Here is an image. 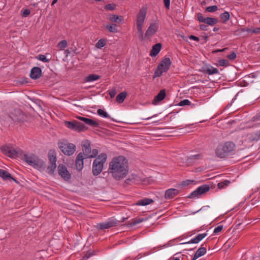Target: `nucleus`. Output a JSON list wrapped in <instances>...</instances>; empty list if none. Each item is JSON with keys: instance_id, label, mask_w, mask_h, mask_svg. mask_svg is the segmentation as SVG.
I'll use <instances>...</instances> for the list:
<instances>
[{"instance_id": "nucleus-1", "label": "nucleus", "mask_w": 260, "mask_h": 260, "mask_svg": "<svg viewBox=\"0 0 260 260\" xmlns=\"http://www.w3.org/2000/svg\"><path fill=\"white\" fill-rule=\"evenodd\" d=\"M129 171L127 159L123 155L114 157L109 162L108 172L117 181L124 178Z\"/></svg>"}, {"instance_id": "nucleus-2", "label": "nucleus", "mask_w": 260, "mask_h": 260, "mask_svg": "<svg viewBox=\"0 0 260 260\" xmlns=\"http://www.w3.org/2000/svg\"><path fill=\"white\" fill-rule=\"evenodd\" d=\"M235 145L231 142H226L217 146L215 150L216 155L220 158H224L232 154L235 151Z\"/></svg>"}, {"instance_id": "nucleus-3", "label": "nucleus", "mask_w": 260, "mask_h": 260, "mask_svg": "<svg viewBox=\"0 0 260 260\" xmlns=\"http://www.w3.org/2000/svg\"><path fill=\"white\" fill-rule=\"evenodd\" d=\"M23 160L34 168L40 169L44 168V161L34 154H24L23 156Z\"/></svg>"}, {"instance_id": "nucleus-4", "label": "nucleus", "mask_w": 260, "mask_h": 260, "mask_svg": "<svg viewBox=\"0 0 260 260\" xmlns=\"http://www.w3.org/2000/svg\"><path fill=\"white\" fill-rule=\"evenodd\" d=\"M107 159L105 153L100 154L93 161L92 167V173L94 176H98L102 172L104 165Z\"/></svg>"}, {"instance_id": "nucleus-5", "label": "nucleus", "mask_w": 260, "mask_h": 260, "mask_svg": "<svg viewBox=\"0 0 260 260\" xmlns=\"http://www.w3.org/2000/svg\"><path fill=\"white\" fill-rule=\"evenodd\" d=\"M146 15V9L142 8L137 15V28L139 38L141 41L143 40V31L142 26Z\"/></svg>"}, {"instance_id": "nucleus-6", "label": "nucleus", "mask_w": 260, "mask_h": 260, "mask_svg": "<svg viewBox=\"0 0 260 260\" xmlns=\"http://www.w3.org/2000/svg\"><path fill=\"white\" fill-rule=\"evenodd\" d=\"M171 63V60L169 58L166 57L163 59L157 66L154 72V77H160L163 73L167 72L169 69Z\"/></svg>"}, {"instance_id": "nucleus-7", "label": "nucleus", "mask_w": 260, "mask_h": 260, "mask_svg": "<svg viewBox=\"0 0 260 260\" xmlns=\"http://www.w3.org/2000/svg\"><path fill=\"white\" fill-rule=\"evenodd\" d=\"M58 146L64 154L69 156L72 155L76 150L75 145L72 143L59 142Z\"/></svg>"}, {"instance_id": "nucleus-8", "label": "nucleus", "mask_w": 260, "mask_h": 260, "mask_svg": "<svg viewBox=\"0 0 260 260\" xmlns=\"http://www.w3.org/2000/svg\"><path fill=\"white\" fill-rule=\"evenodd\" d=\"M119 221L113 218H110L103 222L98 223L96 228L98 230H104L111 228L116 226L118 225Z\"/></svg>"}, {"instance_id": "nucleus-9", "label": "nucleus", "mask_w": 260, "mask_h": 260, "mask_svg": "<svg viewBox=\"0 0 260 260\" xmlns=\"http://www.w3.org/2000/svg\"><path fill=\"white\" fill-rule=\"evenodd\" d=\"M210 189V186L207 184H203L198 187L195 190L192 191L188 195V198L193 199L199 198V196L208 191Z\"/></svg>"}, {"instance_id": "nucleus-10", "label": "nucleus", "mask_w": 260, "mask_h": 260, "mask_svg": "<svg viewBox=\"0 0 260 260\" xmlns=\"http://www.w3.org/2000/svg\"><path fill=\"white\" fill-rule=\"evenodd\" d=\"M48 157L50 162V165L48 166L47 168V171L48 174L52 175L54 173L55 170L56 168V157L55 155L54 154V152L50 151L49 153Z\"/></svg>"}, {"instance_id": "nucleus-11", "label": "nucleus", "mask_w": 260, "mask_h": 260, "mask_svg": "<svg viewBox=\"0 0 260 260\" xmlns=\"http://www.w3.org/2000/svg\"><path fill=\"white\" fill-rule=\"evenodd\" d=\"M65 125L68 128L78 132L83 131L85 128L84 124L77 121H66Z\"/></svg>"}, {"instance_id": "nucleus-12", "label": "nucleus", "mask_w": 260, "mask_h": 260, "mask_svg": "<svg viewBox=\"0 0 260 260\" xmlns=\"http://www.w3.org/2000/svg\"><path fill=\"white\" fill-rule=\"evenodd\" d=\"M98 251L91 248L90 246H86L84 245L83 248L82 260H87L90 257L97 254Z\"/></svg>"}, {"instance_id": "nucleus-13", "label": "nucleus", "mask_w": 260, "mask_h": 260, "mask_svg": "<svg viewBox=\"0 0 260 260\" xmlns=\"http://www.w3.org/2000/svg\"><path fill=\"white\" fill-rule=\"evenodd\" d=\"M246 141L248 143L257 142L260 140V129L253 131L246 135Z\"/></svg>"}, {"instance_id": "nucleus-14", "label": "nucleus", "mask_w": 260, "mask_h": 260, "mask_svg": "<svg viewBox=\"0 0 260 260\" xmlns=\"http://www.w3.org/2000/svg\"><path fill=\"white\" fill-rule=\"evenodd\" d=\"M58 173L59 176L66 181H69L71 178V175L64 165H59L58 166Z\"/></svg>"}, {"instance_id": "nucleus-15", "label": "nucleus", "mask_w": 260, "mask_h": 260, "mask_svg": "<svg viewBox=\"0 0 260 260\" xmlns=\"http://www.w3.org/2000/svg\"><path fill=\"white\" fill-rule=\"evenodd\" d=\"M197 18L199 22H204L209 25H213L218 22V20L216 18L212 17L205 18L203 17V15L200 13L197 14Z\"/></svg>"}, {"instance_id": "nucleus-16", "label": "nucleus", "mask_w": 260, "mask_h": 260, "mask_svg": "<svg viewBox=\"0 0 260 260\" xmlns=\"http://www.w3.org/2000/svg\"><path fill=\"white\" fill-rule=\"evenodd\" d=\"M202 72L206 74L212 75L219 73L218 69L210 64H206L202 68Z\"/></svg>"}, {"instance_id": "nucleus-17", "label": "nucleus", "mask_w": 260, "mask_h": 260, "mask_svg": "<svg viewBox=\"0 0 260 260\" xmlns=\"http://www.w3.org/2000/svg\"><path fill=\"white\" fill-rule=\"evenodd\" d=\"M166 96V90L161 89L159 93L154 96L152 104L154 105H158L161 101H162Z\"/></svg>"}, {"instance_id": "nucleus-18", "label": "nucleus", "mask_w": 260, "mask_h": 260, "mask_svg": "<svg viewBox=\"0 0 260 260\" xmlns=\"http://www.w3.org/2000/svg\"><path fill=\"white\" fill-rule=\"evenodd\" d=\"M85 158L83 156V154L82 152H80L76 159V167L77 170L80 171L82 170L84 165V159Z\"/></svg>"}, {"instance_id": "nucleus-19", "label": "nucleus", "mask_w": 260, "mask_h": 260, "mask_svg": "<svg viewBox=\"0 0 260 260\" xmlns=\"http://www.w3.org/2000/svg\"><path fill=\"white\" fill-rule=\"evenodd\" d=\"M158 23L155 21L150 23L149 26L147 28V38L149 36H152L154 35L158 29Z\"/></svg>"}, {"instance_id": "nucleus-20", "label": "nucleus", "mask_w": 260, "mask_h": 260, "mask_svg": "<svg viewBox=\"0 0 260 260\" xmlns=\"http://www.w3.org/2000/svg\"><path fill=\"white\" fill-rule=\"evenodd\" d=\"M207 235V234L206 233L200 234L192 238L190 240L187 242H181L179 244H198L203 239H204Z\"/></svg>"}, {"instance_id": "nucleus-21", "label": "nucleus", "mask_w": 260, "mask_h": 260, "mask_svg": "<svg viewBox=\"0 0 260 260\" xmlns=\"http://www.w3.org/2000/svg\"><path fill=\"white\" fill-rule=\"evenodd\" d=\"M179 191L178 189L174 188H170L167 189L165 194V198L166 199H171L173 198L176 196L178 195Z\"/></svg>"}, {"instance_id": "nucleus-22", "label": "nucleus", "mask_w": 260, "mask_h": 260, "mask_svg": "<svg viewBox=\"0 0 260 260\" xmlns=\"http://www.w3.org/2000/svg\"><path fill=\"white\" fill-rule=\"evenodd\" d=\"M42 71L39 67H34L30 73V77L32 79H39L41 76Z\"/></svg>"}, {"instance_id": "nucleus-23", "label": "nucleus", "mask_w": 260, "mask_h": 260, "mask_svg": "<svg viewBox=\"0 0 260 260\" xmlns=\"http://www.w3.org/2000/svg\"><path fill=\"white\" fill-rule=\"evenodd\" d=\"M77 118L83 122H84L86 124L89 125L90 126H92L94 127H98L99 126V123L91 119L81 117V116H78Z\"/></svg>"}, {"instance_id": "nucleus-24", "label": "nucleus", "mask_w": 260, "mask_h": 260, "mask_svg": "<svg viewBox=\"0 0 260 260\" xmlns=\"http://www.w3.org/2000/svg\"><path fill=\"white\" fill-rule=\"evenodd\" d=\"M77 118L83 122H84L86 124L89 125L90 126H92L94 127H98L99 126V123L91 119L81 117V116H78Z\"/></svg>"}, {"instance_id": "nucleus-25", "label": "nucleus", "mask_w": 260, "mask_h": 260, "mask_svg": "<svg viewBox=\"0 0 260 260\" xmlns=\"http://www.w3.org/2000/svg\"><path fill=\"white\" fill-rule=\"evenodd\" d=\"M0 177L3 178L4 180H13L15 182H17V180L11 176V175L7 171L0 169Z\"/></svg>"}, {"instance_id": "nucleus-26", "label": "nucleus", "mask_w": 260, "mask_h": 260, "mask_svg": "<svg viewBox=\"0 0 260 260\" xmlns=\"http://www.w3.org/2000/svg\"><path fill=\"white\" fill-rule=\"evenodd\" d=\"M82 147L83 156H85V158H88V155L91 153L90 144L88 142H86L82 145Z\"/></svg>"}, {"instance_id": "nucleus-27", "label": "nucleus", "mask_w": 260, "mask_h": 260, "mask_svg": "<svg viewBox=\"0 0 260 260\" xmlns=\"http://www.w3.org/2000/svg\"><path fill=\"white\" fill-rule=\"evenodd\" d=\"M161 44L160 43H157L155 44L150 52V55L152 57L156 56L160 51Z\"/></svg>"}, {"instance_id": "nucleus-28", "label": "nucleus", "mask_w": 260, "mask_h": 260, "mask_svg": "<svg viewBox=\"0 0 260 260\" xmlns=\"http://www.w3.org/2000/svg\"><path fill=\"white\" fill-rule=\"evenodd\" d=\"M206 248L200 247L197 250L191 260H196L199 257L204 255L206 253Z\"/></svg>"}, {"instance_id": "nucleus-29", "label": "nucleus", "mask_w": 260, "mask_h": 260, "mask_svg": "<svg viewBox=\"0 0 260 260\" xmlns=\"http://www.w3.org/2000/svg\"><path fill=\"white\" fill-rule=\"evenodd\" d=\"M108 19L112 22L119 23L123 20V18L121 16L113 14L108 16Z\"/></svg>"}, {"instance_id": "nucleus-30", "label": "nucleus", "mask_w": 260, "mask_h": 260, "mask_svg": "<svg viewBox=\"0 0 260 260\" xmlns=\"http://www.w3.org/2000/svg\"><path fill=\"white\" fill-rule=\"evenodd\" d=\"M105 28L110 32L116 33L118 32V26L115 23H110L106 26Z\"/></svg>"}, {"instance_id": "nucleus-31", "label": "nucleus", "mask_w": 260, "mask_h": 260, "mask_svg": "<svg viewBox=\"0 0 260 260\" xmlns=\"http://www.w3.org/2000/svg\"><path fill=\"white\" fill-rule=\"evenodd\" d=\"M100 78V76L96 74H90L84 78V82H91L96 81Z\"/></svg>"}, {"instance_id": "nucleus-32", "label": "nucleus", "mask_w": 260, "mask_h": 260, "mask_svg": "<svg viewBox=\"0 0 260 260\" xmlns=\"http://www.w3.org/2000/svg\"><path fill=\"white\" fill-rule=\"evenodd\" d=\"M144 218H136L132 219L131 221H129L127 224V226L128 227H132L134 225L139 224L144 220Z\"/></svg>"}, {"instance_id": "nucleus-33", "label": "nucleus", "mask_w": 260, "mask_h": 260, "mask_svg": "<svg viewBox=\"0 0 260 260\" xmlns=\"http://www.w3.org/2000/svg\"><path fill=\"white\" fill-rule=\"evenodd\" d=\"M230 17V13L227 11H225L224 13H221L220 15V18L224 23H226L229 20Z\"/></svg>"}, {"instance_id": "nucleus-34", "label": "nucleus", "mask_w": 260, "mask_h": 260, "mask_svg": "<svg viewBox=\"0 0 260 260\" xmlns=\"http://www.w3.org/2000/svg\"><path fill=\"white\" fill-rule=\"evenodd\" d=\"M127 93L126 92H122L117 95L116 97V101L119 103H122L124 101L126 96Z\"/></svg>"}, {"instance_id": "nucleus-35", "label": "nucleus", "mask_w": 260, "mask_h": 260, "mask_svg": "<svg viewBox=\"0 0 260 260\" xmlns=\"http://www.w3.org/2000/svg\"><path fill=\"white\" fill-rule=\"evenodd\" d=\"M18 152L12 146L6 156L10 157H15L18 154Z\"/></svg>"}, {"instance_id": "nucleus-36", "label": "nucleus", "mask_w": 260, "mask_h": 260, "mask_svg": "<svg viewBox=\"0 0 260 260\" xmlns=\"http://www.w3.org/2000/svg\"><path fill=\"white\" fill-rule=\"evenodd\" d=\"M106 41L105 39H100L95 44V47L98 49H101L106 45Z\"/></svg>"}, {"instance_id": "nucleus-37", "label": "nucleus", "mask_w": 260, "mask_h": 260, "mask_svg": "<svg viewBox=\"0 0 260 260\" xmlns=\"http://www.w3.org/2000/svg\"><path fill=\"white\" fill-rule=\"evenodd\" d=\"M230 183L231 182L229 180H224L218 183V188L219 189L224 188L225 187L229 186Z\"/></svg>"}, {"instance_id": "nucleus-38", "label": "nucleus", "mask_w": 260, "mask_h": 260, "mask_svg": "<svg viewBox=\"0 0 260 260\" xmlns=\"http://www.w3.org/2000/svg\"><path fill=\"white\" fill-rule=\"evenodd\" d=\"M57 47L60 50H63L67 47V41L66 40L60 41L57 45Z\"/></svg>"}, {"instance_id": "nucleus-39", "label": "nucleus", "mask_w": 260, "mask_h": 260, "mask_svg": "<svg viewBox=\"0 0 260 260\" xmlns=\"http://www.w3.org/2000/svg\"><path fill=\"white\" fill-rule=\"evenodd\" d=\"M97 113L101 117L105 118H110V115L106 112L101 109H98Z\"/></svg>"}, {"instance_id": "nucleus-40", "label": "nucleus", "mask_w": 260, "mask_h": 260, "mask_svg": "<svg viewBox=\"0 0 260 260\" xmlns=\"http://www.w3.org/2000/svg\"><path fill=\"white\" fill-rule=\"evenodd\" d=\"M11 146L6 145L2 146L1 148V150L3 153L6 155L9 152V150L11 149Z\"/></svg>"}, {"instance_id": "nucleus-41", "label": "nucleus", "mask_w": 260, "mask_h": 260, "mask_svg": "<svg viewBox=\"0 0 260 260\" xmlns=\"http://www.w3.org/2000/svg\"><path fill=\"white\" fill-rule=\"evenodd\" d=\"M217 9H218V8L216 6H212L207 7L206 8V11L208 12H213L217 11Z\"/></svg>"}, {"instance_id": "nucleus-42", "label": "nucleus", "mask_w": 260, "mask_h": 260, "mask_svg": "<svg viewBox=\"0 0 260 260\" xmlns=\"http://www.w3.org/2000/svg\"><path fill=\"white\" fill-rule=\"evenodd\" d=\"M218 64L220 66L226 67L229 65V62L226 59H222L218 60Z\"/></svg>"}, {"instance_id": "nucleus-43", "label": "nucleus", "mask_w": 260, "mask_h": 260, "mask_svg": "<svg viewBox=\"0 0 260 260\" xmlns=\"http://www.w3.org/2000/svg\"><path fill=\"white\" fill-rule=\"evenodd\" d=\"M193 182L194 181L193 180H186L182 181L180 185L182 186H187Z\"/></svg>"}, {"instance_id": "nucleus-44", "label": "nucleus", "mask_w": 260, "mask_h": 260, "mask_svg": "<svg viewBox=\"0 0 260 260\" xmlns=\"http://www.w3.org/2000/svg\"><path fill=\"white\" fill-rule=\"evenodd\" d=\"M191 102L188 100L185 99L180 102L179 105L180 106H183L186 105H190Z\"/></svg>"}, {"instance_id": "nucleus-45", "label": "nucleus", "mask_w": 260, "mask_h": 260, "mask_svg": "<svg viewBox=\"0 0 260 260\" xmlns=\"http://www.w3.org/2000/svg\"><path fill=\"white\" fill-rule=\"evenodd\" d=\"M105 8L108 10H114L116 8V5L114 4H109L106 5Z\"/></svg>"}, {"instance_id": "nucleus-46", "label": "nucleus", "mask_w": 260, "mask_h": 260, "mask_svg": "<svg viewBox=\"0 0 260 260\" xmlns=\"http://www.w3.org/2000/svg\"><path fill=\"white\" fill-rule=\"evenodd\" d=\"M98 154V150L96 149H94L92 151H91V153H90L89 155H88V158H93L95 157Z\"/></svg>"}, {"instance_id": "nucleus-47", "label": "nucleus", "mask_w": 260, "mask_h": 260, "mask_svg": "<svg viewBox=\"0 0 260 260\" xmlns=\"http://www.w3.org/2000/svg\"><path fill=\"white\" fill-rule=\"evenodd\" d=\"M236 53L234 51H232L230 54H228L226 57L231 60H234L236 57Z\"/></svg>"}, {"instance_id": "nucleus-48", "label": "nucleus", "mask_w": 260, "mask_h": 260, "mask_svg": "<svg viewBox=\"0 0 260 260\" xmlns=\"http://www.w3.org/2000/svg\"><path fill=\"white\" fill-rule=\"evenodd\" d=\"M38 58L39 60L42 61L44 62H48L49 61V59H47L44 55H39Z\"/></svg>"}, {"instance_id": "nucleus-49", "label": "nucleus", "mask_w": 260, "mask_h": 260, "mask_svg": "<svg viewBox=\"0 0 260 260\" xmlns=\"http://www.w3.org/2000/svg\"><path fill=\"white\" fill-rule=\"evenodd\" d=\"M223 226L222 225H219L218 226H217V227H216L214 231H213V233L214 234H216L219 232H220L222 229H223Z\"/></svg>"}, {"instance_id": "nucleus-50", "label": "nucleus", "mask_w": 260, "mask_h": 260, "mask_svg": "<svg viewBox=\"0 0 260 260\" xmlns=\"http://www.w3.org/2000/svg\"><path fill=\"white\" fill-rule=\"evenodd\" d=\"M201 156V154H196L193 155H191L187 158V160L188 161H191L193 159H199Z\"/></svg>"}, {"instance_id": "nucleus-51", "label": "nucleus", "mask_w": 260, "mask_h": 260, "mask_svg": "<svg viewBox=\"0 0 260 260\" xmlns=\"http://www.w3.org/2000/svg\"><path fill=\"white\" fill-rule=\"evenodd\" d=\"M250 31V32L254 34H259L260 33V27H256L254 28H249Z\"/></svg>"}, {"instance_id": "nucleus-52", "label": "nucleus", "mask_w": 260, "mask_h": 260, "mask_svg": "<svg viewBox=\"0 0 260 260\" xmlns=\"http://www.w3.org/2000/svg\"><path fill=\"white\" fill-rule=\"evenodd\" d=\"M137 205L146 206V199H143L140 201L136 203Z\"/></svg>"}, {"instance_id": "nucleus-53", "label": "nucleus", "mask_w": 260, "mask_h": 260, "mask_svg": "<svg viewBox=\"0 0 260 260\" xmlns=\"http://www.w3.org/2000/svg\"><path fill=\"white\" fill-rule=\"evenodd\" d=\"M30 11L28 9H24L22 12V15L23 17H26L29 15Z\"/></svg>"}, {"instance_id": "nucleus-54", "label": "nucleus", "mask_w": 260, "mask_h": 260, "mask_svg": "<svg viewBox=\"0 0 260 260\" xmlns=\"http://www.w3.org/2000/svg\"><path fill=\"white\" fill-rule=\"evenodd\" d=\"M116 94V91L115 89H112L109 91V95L111 98H114Z\"/></svg>"}, {"instance_id": "nucleus-55", "label": "nucleus", "mask_w": 260, "mask_h": 260, "mask_svg": "<svg viewBox=\"0 0 260 260\" xmlns=\"http://www.w3.org/2000/svg\"><path fill=\"white\" fill-rule=\"evenodd\" d=\"M165 7L169 9L170 6V0H163Z\"/></svg>"}, {"instance_id": "nucleus-56", "label": "nucleus", "mask_w": 260, "mask_h": 260, "mask_svg": "<svg viewBox=\"0 0 260 260\" xmlns=\"http://www.w3.org/2000/svg\"><path fill=\"white\" fill-rule=\"evenodd\" d=\"M200 28L202 30H208V26L205 24H201L199 26Z\"/></svg>"}, {"instance_id": "nucleus-57", "label": "nucleus", "mask_w": 260, "mask_h": 260, "mask_svg": "<svg viewBox=\"0 0 260 260\" xmlns=\"http://www.w3.org/2000/svg\"><path fill=\"white\" fill-rule=\"evenodd\" d=\"M189 38L190 39V40H194V41H196L197 42H199L200 41V39L198 37L195 36H193V35H191L189 37Z\"/></svg>"}, {"instance_id": "nucleus-58", "label": "nucleus", "mask_w": 260, "mask_h": 260, "mask_svg": "<svg viewBox=\"0 0 260 260\" xmlns=\"http://www.w3.org/2000/svg\"><path fill=\"white\" fill-rule=\"evenodd\" d=\"M240 30L243 32L247 31L248 32H250V31L249 28H247V27L242 28L240 29Z\"/></svg>"}, {"instance_id": "nucleus-59", "label": "nucleus", "mask_w": 260, "mask_h": 260, "mask_svg": "<svg viewBox=\"0 0 260 260\" xmlns=\"http://www.w3.org/2000/svg\"><path fill=\"white\" fill-rule=\"evenodd\" d=\"M154 201L151 199L147 198V206L153 203Z\"/></svg>"}, {"instance_id": "nucleus-60", "label": "nucleus", "mask_w": 260, "mask_h": 260, "mask_svg": "<svg viewBox=\"0 0 260 260\" xmlns=\"http://www.w3.org/2000/svg\"><path fill=\"white\" fill-rule=\"evenodd\" d=\"M180 241V239L179 238H177V239H174L173 240H170V242H178Z\"/></svg>"}, {"instance_id": "nucleus-61", "label": "nucleus", "mask_w": 260, "mask_h": 260, "mask_svg": "<svg viewBox=\"0 0 260 260\" xmlns=\"http://www.w3.org/2000/svg\"><path fill=\"white\" fill-rule=\"evenodd\" d=\"M11 118L12 120L13 121H18V120H19V119H18V118H16V117H12V116H11Z\"/></svg>"}, {"instance_id": "nucleus-62", "label": "nucleus", "mask_w": 260, "mask_h": 260, "mask_svg": "<svg viewBox=\"0 0 260 260\" xmlns=\"http://www.w3.org/2000/svg\"><path fill=\"white\" fill-rule=\"evenodd\" d=\"M58 0H53L52 2V4L51 5H54L55 4H56L57 3Z\"/></svg>"}, {"instance_id": "nucleus-63", "label": "nucleus", "mask_w": 260, "mask_h": 260, "mask_svg": "<svg viewBox=\"0 0 260 260\" xmlns=\"http://www.w3.org/2000/svg\"><path fill=\"white\" fill-rule=\"evenodd\" d=\"M218 30H219V28H217V27H214V28H213V31H215V32H216V31H218Z\"/></svg>"}, {"instance_id": "nucleus-64", "label": "nucleus", "mask_w": 260, "mask_h": 260, "mask_svg": "<svg viewBox=\"0 0 260 260\" xmlns=\"http://www.w3.org/2000/svg\"><path fill=\"white\" fill-rule=\"evenodd\" d=\"M203 37L205 40H207L208 38V37L207 36H204Z\"/></svg>"}]
</instances>
